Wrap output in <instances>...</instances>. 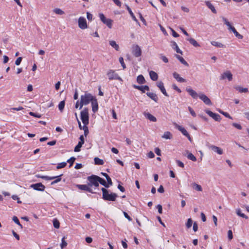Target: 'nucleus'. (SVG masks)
<instances>
[{"instance_id":"f257e3e1","label":"nucleus","mask_w":249,"mask_h":249,"mask_svg":"<svg viewBox=\"0 0 249 249\" xmlns=\"http://www.w3.org/2000/svg\"><path fill=\"white\" fill-rule=\"evenodd\" d=\"M94 97L91 94L86 92L84 95H82L80 97V107L81 109L84 106H86L94 99Z\"/></svg>"},{"instance_id":"f03ea898","label":"nucleus","mask_w":249,"mask_h":249,"mask_svg":"<svg viewBox=\"0 0 249 249\" xmlns=\"http://www.w3.org/2000/svg\"><path fill=\"white\" fill-rule=\"evenodd\" d=\"M101 190L103 192L102 198L105 200L114 201L118 196L115 193L109 194L108 191L105 188H102Z\"/></svg>"},{"instance_id":"7ed1b4c3","label":"nucleus","mask_w":249,"mask_h":249,"mask_svg":"<svg viewBox=\"0 0 249 249\" xmlns=\"http://www.w3.org/2000/svg\"><path fill=\"white\" fill-rule=\"evenodd\" d=\"M81 119L85 125L89 123V114L88 107H85L80 112Z\"/></svg>"},{"instance_id":"20e7f679","label":"nucleus","mask_w":249,"mask_h":249,"mask_svg":"<svg viewBox=\"0 0 249 249\" xmlns=\"http://www.w3.org/2000/svg\"><path fill=\"white\" fill-rule=\"evenodd\" d=\"M107 75L108 76V78L109 80H118L120 81H122L123 80L121 77H120L118 74L116 73H115V71L112 70H110L107 72Z\"/></svg>"},{"instance_id":"39448f33","label":"nucleus","mask_w":249,"mask_h":249,"mask_svg":"<svg viewBox=\"0 0 249 249\" xmlns=\"http://www.w3.org/2000/svg\"><path fill=\"white\" fill-rule=\"evenodd\" d=\"M99 18L102 22L107 25L109 28H111L112 20L109 18H107L103 13H100Z\"/></svg>"},{"instance_id":"423d86ee","label":"nucleus","mask_w":249,"mask_h":249,"mask_svg":"<svg viewBox=\"0 0 249 249\" xmlns=\"http://www.w3.org/2000/svg\"><path fill=\"white\" fill-rule=\"evenodd\" d=\"M99 176L92 175L89 176L87 178V179L89 181L88 185L90 187L93 186V184L98 182Z\"/></svg>"},{"instance_id":"0eeeda50","label":"nucleus","mask_w":249,"mask_h":249,"mask_svg":"<svg viewBox=\"0 0 249 249\" xmlns=\"http://www.w3.org/2000/svg\"><path fill=\"white\" fill-rule=\"evenodd\" d=\"M132 50V53L135 57H138L142 55V50L139 45H133Z\"/></svg>"},{"instance_id":"6e6552de","label":"nucleus","mask_w":249,"mask_h":249,"mask_svg":"<svg viewBox=\"0 0 249 249\" xmlns=\"http://www.w3.org/2000/svg\"><path fill=\"white\" fill-rule=\"evenodd\" d=\"M78 26L81 29H85L87 28V23L86 19L84 17H80L78 21Z\"/></svg>"},{"instance_id":"1a4fd4ad","label":"nucleus","mask_w":249,"mask_h":249,"mask_svg":"<svg viewBox=\"0 0 249 249\" xmlns=\"http://www.w3.org/2000/svg\"><path fill=\"white\" fill-rule=\"evenodd\" d=\"M227 78L229 81H231L232 79V74L229 71H227L223 72L220 77V80H222Z\"/></svg>"},{"instance_id":"9d476101","label":"nucleus","mask_w":249,"mask_h":249,"mask_svg":"<svg viewBox=\"0 0 249 249\" xmlns=\"http://www.w3.org/2000/svg\"><path fill=\"white\" fill-rule=\"evenodd\" d=\"M199 98L207 105H212L211 100L204 94L200 93L199 94Z\"/></svg>"},{"instance_id":"9b49d317","label":"nucleus","mask_w":249,"mask_h":249,"mask_svg":"<svg viewBox=\"0 0 249 249\" xmlns=\"http://www.w3.org/2000/svg\"><path fill=\"white\" fill-rule=\"evenodd\" d=\"M76 186L81 190L86 191L92 194L95 193V192H93L92 190L89 187V186L88 185V184L87 185L77 184Z\"/></svg>"},{"instance_id":"f8f14e48","label":"nucleus","mask_w":249,"mask_h":249,"mask_svg":"<svg viewBox=\"0 0 249 249\" xmlns=\"http://www.w3.org/2000/svg\"><path fill=\"white\" fill-rule=\"evenodd\" d=\"M31 187L35 190L39 191H43L45 188V186L40 182L33 184L31 185Z\"/></svg>"},{"instance_id":"ddd939ff","label":"nucleus","mask_w":249,"mask_h":249,"mask_svg":"<svg viewBox=\"0 0 249 249\" xmlns=\"http://www.w3.org/2000/svg\"><path fill=\"white\" fill-rule=\"evenodd\" d=\"M206 113L213 118L215 121L219 122L221 120L220 116L216 113H213L212 111L209 110H206Z\"/></svg>"},{"instance_id":"4468645a","label":"nucleus","mask_w":249,"mask_h":249,"mask_svg":"<svg viewBox=\"0 0 249 249\" xmlns=\"http://www.w3.org/2000/svg\"><path fill=\"white\" fill-rule=\"evenodd\" d=\"M157 86L160 89L161 92L166 96L168 97L169 95L167 93L164 88L163 83L161 81L158 82L157 83Z\"/></svg>"},{"instance_id":"2eb2a0df","label":"nucleus","mask_w":249,"mask_h":249,"mask_svg":"<svg viewBox=\"0 0 249 249\" xmlns=\"http://www.w3.org/2000/svg\"><path fill=\"white\" fill-rule=\"evenodd\" d=\"M186 90L189 93L190 95L194 99H196L198 97H199V94H198L194 90L191 88H186Z\"/></svg>"},{"instance_id":"dca6fc26","label":"nucleus","mask_w":249,"mask_h":249,"mask_svg":"<svg viewBox=\"0 0 249 249\" xmlns=\"http://www.w3.org/2000/svg\"><path fill=\"white\" fill-rule=\"evenodd\" d=\"M91 105L92 111L94 113L97 112L98 109V105L97 100L95 97L94 98V99L91 101Z\"/></svg>"},{"instance_id":"f3484780","label":"nucleus","mask_w":249,"mask_h":249,"mask_svg":"<svg viewBox=\"0 0 249 249\" xmlns=\"http://www.w3.org/2000/svg\"><path fill=\"white\" fill-rule=\"evenodd\" d=\"M174 124V125L175 126V127L176 128H177L179 131H180L182 133V134L183 135H184V136L188 135V133L187 132V131L186 130V129L184 127H182L180 125H179L176 123H175Z\"/></svg>"},{"instance_id":"a211bd4d","label":"nucleus","mask_w":249,"mask_h":249,"mask_svg":"<svg viewBox=\"0 0 249 249\" xmlns=\"http://www.w3.org/2000/svg\"><path fill=\"white\" fill-rule=\"evenodd\" d=\"M173 75L174 78H175L179 82L183 83L186 82V80L180 77L179 74L176 72H174Z\"/></svg>"},{"instance_id":"6ab92c4d","label":"nucleus","mask_w":249,"mask_h":249,"mask_svg":"<svg viewBox=\"0 0 249 249\" xmlns=\"http://www.w3.org/2000/svg\"><path fill=\"white\" fill-rule=\"evenodd\" d=\"M146 95L155 102H158V97L157 94L153 92H147Z\"/></svg>"},{"instance_id":"aec40b11","label":"nucleus","mask_w":249,"mask_h":249,"mask_svg":"<svg viewBox=\"0 0 249 249\" xmlns=\"http://www.w3.org/2000/svg\"><path fill=\"white\" fill-rule=\"evenodd\" d=\"M144 116L148 120H149L151 121L155 122L157 121V119L155 117L151 115L149 112H144L143 113Z\"/></svg>"},{"instance_id":"412c9836","label":"nucleus","mask_w":249,"mask_h":249,"mask_svg":"<svg viewBox=\"0 0 249 249\" xmlns=\"http://www.w3.org/2000/svg\"><path fill=\"white\" fill-rule=\"evenodd\" d=\"M210 147L212 150H213V151L216 152L219 155H221L223 154V150L219 147L212 145H211Z\"/></svg>"},{"instance_id":"4be33fe9","label":"nucleus","mask_w":249,"mask_h":249,"mask_svg":"<svg viewBox=\"0 0 249 249\" xmlns=\"http://www.w3.org/2000/svg\"><path fill=\"white\" fill-rule=\"evenodd\" d=\"M205 3L206 4V5L207 6V7L210 9L212 11V12L214 13V14H216L217 13V11L216 10V9H215L214 7L213 6V5L210 2V1H205Z\"/></svg>"},{"instance_id":"5701e85b","label":"nucleus","mask_w":249,"mask_h":249,"mask_svg":"<svg viewBox=\"0 0 249 249\" xmlns=\"http://www.w3.org/2000/svg\"><path fill=\"white\" fill-rule=\"evenodd\" d=\"M101 174L106 178L107 181V183L109 186H111L112 185V181L110 177L106 173L101 172Z\"/></svg>"},{"instance_id":"b1692460","label":"nucleus","mask_w":249,"mask_h":249,"mask_svg":"<svg viewBox=\"0 0 249 249\" xmlns=\"http://www.w3.org/2000/svg\"><path fill=\"white\" fill-rule=\"evenodd\" d=\"M149 75H150V78L153 81H156V80H157V79L158 78V74L154 71H150L149 72Z\"/></svg>"},{"instance_id":"393cba45","label":"nucleus","mask_w":249,"mask_h":249,"mask_svg":"<svg viewBox=\"0 0 249 249\" xmlns=\"http://www.w3.org/2000/svg\"><path fill=\"white\" fill-rule=\"evenodd\" d=\"M176 57L183 65L186 66H189L188 63L184 59V58L178 54H175Z\"/></svg>"},{"instance_id":"a878e982","label":"nucleus","mask_w":249,"mask_h":249,"mask_svg":"<svg viewBox=\"0 0 249 249\" xmlns=\"http://www.w3.org/2000/svg\"><path fill=\"white\" fill-rule=\"evenodd\" d=\"M185 152L186 153V154H187V157L188 159L193 161H196V157L194 156L193 154L189 152V151L186 150Z\"/></svg>"},{"instance_id":"bb28decb","label":"nucleus","mask_w":249,"mask_h":249,"mask_svg":"<svg viewBox=\"0 0 249 249\" xmlns=\"http://www.w3.org/2000/svg\"><path fill=\"white\" fill-rule=\"evenodd\" d=\"M172 47L173 48L176 50V52L177 53L182 54V52L179 49L177 44L176 42L173 41L172 42Z\"/></svg>"},{"instance_id":"cd10ccee","label":"nucleus","mask_w":249,"mask_h":249,"mask_svg":"<svg viewBox=\"0 0 249 249\" xmlns=\"http://www.w3.org/2000/svg\"><path fill=\"white\" fill-rule=\"evenodd\" d=\"M63 176V174H61L58 176H53V177L55 178V179L51 183V185H54L55 183H57L61 180V177Z\"/></svg>"},{"instance_id":"c85d7f7f","label":"nucleus","mask_w":249,"mask_h":249,"mask_svg":"<svg viewBox=\"0 0 249 249\" xmlns=\"http://www.w3.org/2000/svg\"><path fill=\"white\" fill-rule=\"evenodd\" d=\"M137 81L139 84H142L145 82V80L142 75H139L137 76Z\"/></svg>"},{"instance_id":"c756f323","label":"nucleus","mask_w":249,"mask_h":249,"mask_svg":"<svg viewBox=\"0 0 249 249\" xmlns=\"http://www.w3.org/2000/svg\"><path fill=\"white\" fill-rule=\"evenodd\" d=\"M98 182H99V183L105 186L106 188H108L110 186L104 179L99 177L98 179Z\"/></svg>"},{"instance_id":"7c9ffc66","label":"nucleus","mask_w":249,"mask_h":249,"mask_svg":"<svg viewBox=\"0 0 249 249\" xmlns=\"http://www.w3.org/2000/svg\"><path fill=\"white\" fill-rule=\"evenodd\" d=\"M36 177L38 178H41L44 179H45L46 180H51L53 179H54L55 178L53 177H49L47 176H41L40 175H37Z\"/></svg>"},{"instance_id":"2f4dec72","label":"nucleus","mask_w":249,"mask_h":249,"mask_svg":"<svg viewBox=\"0 0 249 249\" xmlns=\"http://www.w3.org/2000/svg\"><path fill=\"white\" fill-rule=\"evenodd\" d=\"M187 40L189 41L190 44H191L196 47L199 46V44L197 42V41L195 39L193 38H187Z\"/></svg>"},{"instance_id":"473e14b6","label":"nucleus","mask_w":249,"mask_h":249,"mask_svg":"<svg viewBox=\"0 0 249 249\" xmlns=\"http://www.w3.org/2000/svg\"><path fill=\"white\" fill-rule=\"evenodd\" d=\"M109 45L113 48H114L116 51H119V46L116 43V42L114 40H111L109 42Z\"/></svg>"},{"instance_id":"72a5a7b5","label":"nucleus","mask_w":249,"mask_h":249,"mask_svg":"<svg viewBox=\"0 0 249 249\" xmlns=\"http://www.w3.org/2000/svg\"><path fill=\"white\" fill-rule=\"evenodd\" d=\"M234 89H236L237 90H238L239 92L241 93L243 92H247L248 91V88H244L240 86H236L234 87Z\"/></svg>"},{"instance_id":"f704fd0d","label":"nucleus","mask_w":249,"mask_h":249,"mask_svg":"<svg viewBox=\"0 0 249 249\" xmlns=\"http://www.w3.org/2000/svg\"><path fill=\"white\" fill-rule=\"evenodd\" d=\"M126 8L127 11H128L129 13L130 14V16H131L132 19L135 21H138V20L135 17V15H134L133 13L132 12L131 8L127 5H126Z\"/></svg>"},{"instance_id":"c9c22d12","label":"nucleus","mask_w":249,"mask_h":249,"mask_svg":"<svg viewBox=\"0 0 249 249\" xmlns=\"http://www.w3.org/2000/svg\"><path fill=\"white\" fill-rule=\"evenodd\" d=\"M236 213L239 216H240V217L245 218L246 219H248V217L246 215H245L244 213H242L240 209H236Z\"/></svg>"},{"instance_id":"e433bc0d","label":"nucleus","mask_w":249,"mask_h":249,"mask_svg":"<svg viewBox=\"0 0 249 249\" xmlns=\"http://www.w3.org/2000/svg\"><path fill=\"white\" fill-rule=\"evenodd\" d=\"M162 138L166 139H171L172 138V135L170 132L166 131L164 132Z\"/></svg>"},{"instance_id":"4c0bfd02","label":"nucleus","mask_w":249,"mask_h":249,"mask_svg":"<svg viewBox=\"0 0 249 249\" xmlns=\"http://www.w3.org/2000/svg\"><path fill=\"white\" fill-rule=\"evenodd\" d=\"M211 44L214 46L219 47V48H223L225 46L224 45H223V44H222L220 42H218L214 41H212Z\"/></svg>"},{"instance_id":"58836bf2","label":"nucleus","mask_w":249,"mask_h":249,"mask_svg":"<svg viewBox=\"0 0 249 249\" xmlns=\"http://www.w3.org/2000/svg\"><path fill=\"white\" fill-rule=\"evenodd\" d=\"M94 160L95 164L96 165H103L104 164L103 160L99 158L96 157L94 158Z\"/></svg>"},{"instance_id":"ea45409f","label":"nucleus","mask_w":249,"mask_h":249,"mask_svg":"<svg viewBox=\"0 0 249 249\" xmlns=\"http://www.w3.org/2000/svg\"><path fill=\"white\" fill-rule=\"evenodd\" d=\"M65 101H61L59 105H58V108L60 111H62L64 109V107H65Z\"/></svg>"},{"instance_id":"a19ab883","label":"nucleus","mask_w":249,"mask_h":249,"mask_svg":"<svg viewBox=\"0 0 249 249\" xmlns=\"http://www.w3.org/2000/svg\"><path fill=\"white\" fill-rule=\"evenodd\" d=\"M83 144L81 143L80 142H78L77 145L75 147L74 151V152H77L80 151V148L82 146Z\"/></svg>"},{"instance_id":"79ce46f5","label":"nucleus","mask_w":249,"mask_h":249,"mask_svg":"<svg viewBox=\"0 0 249 249\" xmlns=\"http://www.w3.org/2000/svg\"><path fill=\"white\" fill-rule=\"evenodd\" d=\"M66 165H67V162H62L59 163L57 164V165L56 166V169H59L61 168H64L65 167H66Z\"/></svg>"},{"instance_id":"37998d69","label":"nucleus","mask_w":249,"mask_h":249,"mask_svg":"<svg viewBox=\"0 0 249 249\" xmlns=\"http://www.w3.org/2000/svg\"><path fill=\"white\" fill-rule=\"evenodd\" d=\"M193 186H194V188L198 191H202V188L200 185H198L196 183H194Z\"/></svg>"},{"instance_id":"c03bdc74","label":"nucleus","mask_w":249,"mask_h":249,"mask_svg":"<svg viewBox=\"0 0 249 249\" xmlns=\"http://www.w3.org/2000/svg\"><path fill=\"white\" fill-rule=\"evenodd\" d=\"M12 220L18 225H19L20 228H22V225L20 224V222L18 219V218L16 216H14L12 218Z\"/></svg>"},{"instance_id":"a18cd8bd","label":"nucleus","mask_w":249,"mask_h":249,"mask_svg":"<svg viewBox=\"0 0 249 249\" xmlns=\"http://www.w3.org/2000/svg\"><path fill=\"white\" fill-rule=\"evenodd\" d=\"M53 225L55 228L58 229L60 227V223L58 220L55 219L53 220Z\"/></svg>"},{"instance_id":"49530a36","label":"nucleus","mask_w":249,"mask_h":249,"mask_svg":"<svg viewBox=\"0 0 249 249\" xmlns=\"http://www.w3.org/2000/svg\"><path fill=\"white\" fill-rule=\"evenodd\" d=\"M54 12L58 15H63L64 14V12L59 8H55L53 10Z\"/></svg>"},{"instance_id":"de8ad7c7","label":"nucleus","mask_w":249,"mask_h":249,"mask_svg":"<svg viewBox=\"0 0 249 249\" xmlns=\"http://www.w3.org/2000/svg\"><path fill=\"white\" fill-rule=\"evenodd\" d=\"M193 224V221L191 218H189L187 220V221L186 223V227L189 229L191 227Z\"/></svg>"},{"instance_id":"09e8293b","label":"nucleus","mask_w":249,"mask_h":249,"mask_svg":"<svg viewBox=\"0 0 249 249\" xmlns=\"http://www.w3.org/2000/svg\"><path fill=\"white\" fill-rule=\"evenodd\" d=\"M222 19L224 22V24H226L228 27V29L231 28L232 26L230 22L224 17H222Z\"/></svg>"},{"instance_id":"8fccbe9b","label":"nucleus","mask_w":249,"mask_h":249,"mask_svg":"<svg viewBox=\"0 0 249 249\" xmlns=\"http://www.w3.org/2000/svg\"><path fill=\"white\" fill-rule=\"evenodd\" d=\"M75 159V158L72 157L67 160V162L70 163V167H71L73 165Z\"/></svg>"},{"instance_id":"3c124183","label":"nucleus","mask_w":249,"mask_h":249,"mask_svg":"<svg viewBox=\"0 0 249 249\" xmlns=\"http://www.w3.org/2000/svg\"><path fill=\"white\" fill-rule=\"evenodd\" d=\"M219 112L221 114H223L224 116H225L226 117H227V118H229V119H232V117H231V116L230 115V114H229L228 113L226 112H224V111H222V110H219Z\"/></svg>"},{"instance_id":"603ef678","label":"nucleus","mask_w":249,"mask_h":249,"mask_svg":"<svg viewBox=\"0 0 249 249\" xmlns=\"http://www.w3.org/2000/svg\"><path fill=\"white\" fill-rule=\"evenodd\" d=\"M133 87L134 88L141 90L142 93L145 92V91L144 90H143L142 86H137L136 85H133Z\"/></svg>"},{"instance_id":"864d4df0","label":"nucleus","mask_w":249,"mask_h":249,"mask_svg":"<svg viewBox=\"0 0 249 249\" xmlns=\"http://www.w3.org/2000/svg\"><path fill=\"white\" fill-rule=\"evenodd\" d=\"M119 62L120 64H121V66H122L123 69H124L126 68L125 65L124 61V59L122 57H120L119 59Z\"/></svg>"},{"instance_id":"5fc2aeb1","label":"nucleus","mask_w":249,"mask_h":249,"mask_svg":"<svg viewBox=\"0 0 249 249\" xmlns=\"http://www.w3.org/2000/svg\"><path fill=\"white\" fill-rule=\"evenodd\" d=\"M67 245V243L66 242V241L65 240V237H64L62 239V243L60 245L61 246V249H63L64 247H66Z\"/></svg>"},{"instance_id":"6e6d98bb","label":"nucleus","mask_w":249,"mask_h":249,"mask_svg":"<svg viewBox=\"0 0 249 249\" xmlns=\"http://www.w3.org/2000/svg\"><path fill=\"white\" fill-rule=\"evenodd\" d=\"M228 237L229 240H231L233 238L232 231L231 230L228 231Z\"/></svg>"},{"instance_id":"4d7b16f0","label":"nucleus","mask_w":249,"mask_h":249,"mask_svg":"<svg viewBox=\"0 0 249 249\" xmlns=\"http://www.w3.org/2000/svg\"><path fill=\"white\" fill-rule=\"evenodd\" d=\"M160 58L164 63H167L168 62V59L165 56L160 54Z\"/></svg>"},{"instance_id":"13d9d810","label":"nucleus","mask_w":249,"mask_h":249,"mask_svg":"<svg viewBox=\"0 0 249 249\" xmlns=\"http://www.w3.org/2000/svg\"><path fill=\"white\" fill-rule=\"evenodd\" d=\"M232 125L234 127H235V128H237L239 130H241L242 129V127L240 124H237L235 123H232Z\"/></svg>"},{"instance_id":"bf43d9fd","label":"nucleus","mask_w":249,"mask_h":249,"mask_svg":"<svg viewBox=\"0 0 249 249\" xmlns=\"http://www.w3.org/2000/svg\"><path fill=\"white\" fill-rule=\"evenodd\" d=\"M83 129L84 131V135L85 136H86L89 134V129L88 127L86 125H84L83 126Z\"/></svg>"},{"instance_id":"052dcab7","label":"nucleus","mask_w":249,"mask_h":249,"mask_svg":"<svg viewBox=\"0 0 249 249\" xmlns=\"http://www.w3.org/2000/svg\"><path fill=\"white\" fill-rule=\"evenodd\" d=\"M29 114L31 116H34V117H37V118H40L41 116V115L40 114H37V113H34L33 112H30Z\"/></svg>"},{"instance_id":"680f3d73","label":"nucleus","mask_w":249,"mask_h":249,"mask_svg":"<svg viewBox=\"0 0 249 249\" xmlns=\"http://www.w3.org/2000/svg\"><path fill=\"white\" fill-rule=\"evenodd\" d=\"M188 109H189L191 114L193 117H196V114L195 112L194 111V110L190 107H188Z\"/></svg>"},{"instance_id":"e2e57ef3","label":"nucleus","mask_w":249,"mask_h":249,"mask_svg":"<svg viewBox=\"0 0 249 249\" xmlns=\"http://www.w3.org/2000/svg\"><path fill=\"white\" fill-rule=\"evenodd\" d=\"M22 59L21 57H18L15 61V64L17 66L19 65L22 61Z\"/></svg>"},{"instance_id":"0e129e2a","label":"nucleus","mask_w":249,"mask_h":249,"mask_svg":"<svg viewBox=\"0 0 249 249\" xmlns=\"http://www.w3.org/2000/svg\"><path fill=\"white\" fill-rule=\"evenodd\" d=\"M176 162L178 166L181 168H183L184 167V163L179 160H177Z\"/></svg>"},{"instance_id":"69168bd1","label":"nucleus","mask_w":249,"mask_h":249,"mask_svg":"<svg viewBox=\"0 0 249 249\" xmlns=\"http://www.w3.org/2000/svg\"><path fill=\"white\" fill-rule=\"evenodd\" d=\"M127 240L125 239L124 240L122 241V244L124 249L127 248V244L126 243Z\"/></svg>"},{"instance_id":"338daca9","label":"nucleus","mask_w":249,"mask_h":249,"mask_svg":"<svg viewBox=\"0 0 249 249\" xmlns=\"http://www.w3.org/2000/svg\"><path fill=\"white\" fill-rule=\"evenodd\" d=\"M155 152L157 155L161 156V151L159 148H158V147L155 148Z\"/></svg>"},{"instance_id":"774afa93","label":"nucleus","mask_w":249,"mask_h":249,"mask_svg":"<svg viewBox=\"0 0 249 249\" xmlns=\"http://www.w3.org/2000/svg\"><path fill=\"white\" fill-rule=\"evenodd\" d=\"M87 18L89 20L91 21L92 18V15L89 12H87Z\"/></svg>"}]
</instances>
